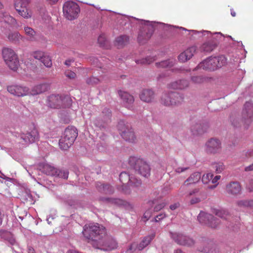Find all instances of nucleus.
Here are the masks:
<instances>
[{"mask_svg":"<svg viewBox=\"0 0 253 253\" xmlns=\"http://www.w3.org/2000/svg\"><path fill=\"white\" fill-rule=\"evenodd\" d=\"M84 237L88 243L96 244V246L102 239L105 238L106 230L105 228L98 223L85 224L83 230Z\"/></svg>","mask_w":253,"mask_h":253,"instance_id":"nucleus-1","label":"nucleus"},{"mask_svg":"<svg viewBox=\"0 0 253 253\" xmlns=\"http://www.w3.org/2000/svg\"><path fill=\"white\" fill-rule=\"evenodd\" d=\"M180 29L182 30L187 31L189 34L192 33V35H196L201 33L204 36L207 34V37L210 38L209 35H210L211 39L210 41L204 42L200 47V51L204 53H210L213 51L217 46V41H219L222 38V35L220 33H216L214 34L217 35L216 37L211 35V33L208 31H203L199 32L196 30H187L184 28L180 27Z\"/></svg>","mask_w":253,"mask_h":253,"instance_id":"nucleus-2","label":"nucleus"},{"mask_svg":"<svg viewBox=\"0 0 253 253\" xmlns=\"http://www.w3.org/2000/svg\"><path fill=\"white\" fill-rule=\"evenodd\" d=\"M128 164L135 173L144 177H148L150 175V165L145 160L137 157L131 156L129 158Z\"/></svg>","mask_w":253,"mask_h":253,"instance_id":"nucleus-3","label":"nucleus"},{"mask_svg":"<svg viewBox=\"0 0 253 253\" xmlns=\"http://www.w3.org/2000/svg\"><path fill=\"white\" fill-rule=\"evenodd\" d=\"M184 96L176 91H165L161 97L160 102L166 106H178L182 104Z\"/></svg>","mask_w":253,"mask_h":253,"instance_id":"nucleus-4","label":"nucleus"},{"mask_svg":"<svg viewBox=\"0 0 253 253\" xmlns=\"http://www.w3.org/2000/svg\"><path fill=\"white\" fill-rule=\"evenodd\" d=\"M78 134V130L76 127L72 126L67 127L59 140L60 148L63 150H67L74 143Z\"/></svg>","mask_w":253,"mask_h":253,"instance_id":"nucleus-5","label":"nucleus"},{"mask_svg":"<svg viewBox=\"0 0 253 253\" xmlns=\"http://www.w3.org/2000/svg\"><path fill=\"white\" fill-rule=\"evenodd\" d=\"M139 20L141 26L138 34L137 40L139 43L144 44L152 36L154 27L152 22L143 20Z\"/></svg>","mask_w":253,"mask_h":253,"instance_id":"nucleus-6","label":"nucleus"},{"mask_svg":"<svg viewBox=\"0 0 253 253\" xmlns=\"http://www.w3.org/2000/svg\"><path fill=\"white\" fill-rule=\"evenodd\" d=\"M49 106L52 108L59 109L70 107L72 99L67 95L51 94L48 97Z\"/></svg>","mask_w":253,"mask_h":253,"instance_id":"nucleus-7","label":"nucleus"},{"mask_svg":"<svg viewBox=\"0 0 253 253\" xmlns=\"http://www.w3.org/2000/svg\"><path fill=\"white\" fill-rule=\"evenodd\" d=\"M2 57L6 64L12 70L15 71L19 66L17 55L13 49L5 47L2 50Z\"/></svg>","mask_w":253,"mask_h":253,"instance_id":"nucleus-8","label":"nucleus"},{"mask_svg":"<svg viewBox=\"0 0 253 253\" xmlns=\"http://www.w3.org/2000/svg\"><path fill=\"white\" fill-rule=\"evenodd\" d=\"M63 11L65 17L70 20L76 19L80 12L78 4L73 1H68L63 5Z\"/></svg>","mask_w":253,"mask_h":253,"instance_id":"nucleus-9","label":"nucleus"},{"mask_svg":"<svg viewBox=\"0 0 253 253\" xmlns=\"http://www.w3.org/2000/svg\"><path fill=\"white\" fill-rule=\"evenodd\" d=\"M120 133L124 139L130 142H134L135 140L134 133L131 126L124 121H120L117 126Z\"/></svg>","mask_w":253,"mask_h":253,"instance_id":"nucleus-10","label":"nucleus"},{"mask_svg":"<svg viewBox=\"0 0 253 253\" xmlns=\"http://www.w3.org/2000/svg\"><path fill=\"white\" fill-rule=\"evenodd\" d=\"M169 234L170 237L179 245L187 247H192L196 243L193 238L185 234L171 232H170Z\"/></svg>","mask_w":253,"mask_h":253,"instance_id":"nucleus-11","label":"nucleus"},{"mask_svg":"<svg viewBox=\"0 0 253 253\" xmlns=\"http://www.w3.org/2000/svg\"><path fill=\"white\" fill-rule=\"evenodd\" d=\"M253 121V103L248 101L244 105L242 113V122L244 127L247 128Z\"/></svg>","mask_w":253,"mask_h":253,"instance_id":"nucleus-12","label":"nucleus"},{"mask_svg":"<svg viewBox=\"0 0 253 253\" xmlns=\"http://www.w3.org/2000/svg\"><path fill=\"white\" fill-rule=\"evenodd\" d=\"M221 142L217 138H211L205 143V151L208 154L214 155L221 152Z\"/></svg>","mask_w":253,"mask_h":253,"instance_id":"nucleus-13","label":"nucleus"},{"mask_svg":"<svg viewBox=\"0 0 253 253\" xmlns=\"http://www.w3.org/2000/svg\"><path fill=\"white\" fill-rule=\"evenodd\" d=\"M112 113L110 110L107 108H104L100 115V117L96 118L93 121V124L97 127L104 128L105 124L111 122Z\"/></svg>","mask_w":253,"mask_h":253,"instance_id":"nucleus-14","label":"nucleus"},{"mask_svg":"<svg viewBox=\"0 0 253 253\" xmlns=\"http://www.w3.org/2000/svg\"><path fill=\"white\" fill-rule=\"evenodd\" d=\"M198 221L203 224H207L212 228L217 227L220 221L212 214L204 212H201L197 217Z\"/></svg>","mask_w":253,"mask_h":253,"instance_id":"nucleus-15","label":"nucleus"},{"mask_svg":"<svg viewBox=\"0 0 253 253\" xmlns=\"http://www.w3.org/2000/svg\"><path fill=\"white\" fill-rule=\"evenodd\" d=\"M21 138L27 143H32L39 140V134L36 127L33 125L25 133L21 135Z\"/></svg>","mask_w":253,"mask_h":253,"instance_id":"nucleus-16","label":"nucleus"},{"mask_svg":"<svg viewBox=\"0 0 253 253\" xmlns=\"http://www.w3.org/2000/svg\"><path fill=\"white\" fill-rule=\"evenodd\" d=\"M209 127V124L206 122L199 121L193 123L190 127L193 135L198 136L206 132Z\"/></svg>","mask_w":253,"mask_h":253,"instance_id":"nucleus-17","label":"nucleus"},{"mask_svg":"<svg viewBox=\"0 0 253 253\" xmlns=\"http://www.w3.org/2000/svg\"><path fill=\"white\" fill-rule=\"evenodd\" d=\"M7 91L13 95L21 97L29 94V89L25 86L20 85H11L7 87Z\"/></svg>","mask_w":253,"mask_h":253,"instance_id":"nucleus-18","label":"nucleus"},{"mask_svg":"<svg viewBox=\"0 0 253 253\" xmlns=\"http://www.w3.org/2000/svg\"><path fill=\"white\" fill-rule=\"evenodd\" d=\"M117 247L118 243L114 239L107 237L105 240L102 239L98 245L95 247L102 250L110 251L117 249Z\"/></svg>","mask_w":253,"mask_h":253,"instance_id":"nucleus-19","label":"nucleus"},{"mask_svg":"<svg viewBox=\"0 0 253 253\" xmlns=\"http://www.w3.org/2000/svg\"><path fill=\"white\" fill-rule=\"evenodd\" d=\"M215 65V62L213 61V58L211 56L199 64L194 69V70L202 68L206 71H214L216 70V66Z\"/></svg>","mask_w":253,"mask_h":253,"instance_id":"nucleus-20","label":"nucleus"},{"mask_svg":"<svg viewBox=\"0 0 253 253\" xmlns=\"http://www.w3.org/2000/svg\"><path fill=\"white\" fill-rule=\"evenodd\" d=\"M155 94L154 91L150 88H144L141 90L139 93L141 100L146 103H151L155 99Z\"/></svg>","mask_w":253,"mask_h":253,"instance_id":"nucleus-21","label":"nucleus"},{"mask_svg":"<svg viewBox=\"0 0 253 253\" xmlns=\"http://www.w3.org/2000/svg\"><path fill=\"white\" fill-rule=\"evenodd\" d=\"M197 49L195 46L188 48L183 52L181 53L178 57V60L181 62H185L191 59L194 55Z\"/></svg>","mask_w":253,"mask_h":253,"instance_id":"nucleus-22","label":"nucleus"},{"mask_svg":"<svg viewBox=\"0 0 253 253\" xmlns=\"http://www.w3.org/2000/svg\"><path fill=\"white\" fill-rule=\"evenodd\" d=\"M118 93L125 106L130 109L134 101L133 96L128 92L122 90L119 91Z\"/></svg>","mask_w":253,"mask_h":253,"instance_id":"nucleus-23","label":"nucleus"},{"mask_svg":"<svg viewBox=\"0 0 253 253\" xmlns=\"http://www.w3.org/2000/svg\"><path fill=\"white\" fill-rule=\"evenodd\" d=\"M28 5H24L21 3H15V8L18 14L24 18L28 19L31 17L32 13L27 8Z\"/></svg>","mask_w":253,"mask_h":253,"instance_id":"nucleus-24","label":"nucleus"},{"mask_svg":"<svg viewBox=\"0 0 253 253\" xmlns=\"http://www.w3.org/2000/svg\"><path fill=\"white\" fill-rule=\"evenodd\" d=\"M95 187L99 192L103 194H112L114 192V187L108 183L97 182L95 184Z\"/></svg>","mask_w":253,"mask_h":253,"instance_id":"nucleus-25","label":"nucleus"},{"mask_svg":"<svg viewBox=\"0 0 253 253\" xmlns=\"http://www.w3.org/2000/svg\"><path fill=\"white\" fill-rule=\"evenodd\" d=\"M226 189L228 194L236 195L240 193L241 186L238 182L232 181L227 184Z\"/></svg>","mask_w":253,"mask_h":253,"instance_id":"nucleus-26","label":"nucleus"},{"mask_svg":"<svg viewBox=\"0 0 253 253\" xmlns=\"http://www.w3.org/2000/svg\"><path fill=\"white\" fill-rule=\"evenodd\" d=\"M48 88V85L47 84L43 83L37 84L34 86L31 90H29V95H36L47 91Z\"/></svg>","mask_w":253,"mask_h":253,"instance_id":"nucleus-27","label":"nucleus"},{"mask_svg":"<svg viewBox=\"0 0 253 253\" xmlns=\"http://www.w3.org/2000/svg\"><path fill=\"white\" fill-rule=\"evenodd\" d=\"M189 86V82L186 80H180L171 83L169 87L174 89H183Z\"/></svg>","mask_w":253,"mask_h":253,"instance_id":"nucleus-28","label":"nucleus"},{"mask_svg":"<svg viewBox=\"0 0 253 253\" xmlns=\"http://www.w3.org/2000/svg\"><path fill=\"white\" fill-rule=\"evenodd\" d=\"M201 178V173L199 172H194L184 181V185L188 186L190 184H195L197 183Z\"/></svg>","mask_w":253,"mask_h":253,"instance_id":"nucleus-29","label":"nucleus"},{"mask_svg":"<svg viewBox=\"0 0 253 253\" xmlns=\"http://www.w3.org/2000/svg\"><path fill=\"white\" fill-rule=\"evenodd\" d=\"M156 202L155 200L149 201L148 202V205L149 206L148 209L144 212L143 215L142 217V220L144 222H146L149 219V218L151 217L153 213L154 212L152 209V205L155 204Z\"/></svg>","mask_w":253,"mask_h":253,"instance_id":"nucleus-30","label":"nucleus"},{"mask_svg":"<svg viewBox=\"0 0 253 253\" xmlns=\"http://www.w3.org/2000/svg\"><path fill=\"white\" fill-rule=\"evenodd\" d=\"M155 236V233H152L150 235L147 236L145 237L142 241L139 243V244H137L138 249L139 251L142 250L145 247L148 246L151 242V241L153 239V238Z\"/></svg>","mask_w":253,"mask_h":253,"instance_id":"nucleus-31","label":"nucleus"},{"mask_svg":"<svg viewBox=\"0 0 253 253\" xmlns=\"http://www.w3.org/2000/svg\"><path fill=\"white\" fill-rule=\"evenodd\" d=\"M129 38L126 35H121L116 39L115 44L118 47H123L128 42Z\"/></svg>","mask_w":253,"mask_h":253,"instance_id":"nucleus-32","label":"nucleus"},{"mask_svg":"<svg viewBox=\"0 0 253 253\" xmlns=\"http://www.w3.org/2000/svg\"><path fill=\"white\" fill-rule=\"evenodd\" d=\"M100 200L105 203L114 204L117 206L124 205L125 203L124 201L118 198L102 197L100 198Z\"/></svg>","mask_w":253,"mask_h":253,"instance_id":"nucleus-33","label":"nucleus"},{"mask_svg":"<svg viewBox=\"0 0 253 253\" xmlns=\"http://www.w3.org/2000/svg\"><path fill=\"white\" fill-rule=\"evenodd\" d=\"M213 61L215 62L216 70L221 68L226 64L227 59L223 55L217 57H212Z\"/></svg>","mask_w":253,"mask_h":253,"instance_id":"nucleus-34","label":"nucleus"},{"mask_svg":"<svg viewBox=\"0 0 253 253\" xmlns=\"http://www.w3.org/2000/svg\"><path fill=\"white\" fill-rule=\"evenodd\" d=\"M24 30L29 41H35L36 40V32L33 28L28 26H25Z\"/></svg>","mask_w":253,"mask_h":253,"instance_id":"nucleus-35","label":"nucleus"},{"mask_svg":"<svg viewBox=\"0 0 253 253\" xmlns=\"http://www.w3.org/2000/svg\"><path fill=\"white\" fill-rule=\"evenodd\" d=\"M0 17L2 18L5 23L13 25L16 23L15 19L6 12H0Z\"/></svg>","mask_w":253,"mask_h":253,"instance_id":"nucleus-36","label":"nucleus"},{"mask_svg":"<svg viewBox=\"0 0 253 253\" xmlns=\"http://www.w3.org/2000/svg\"><path fill=\"white\" fill-rule=\"evenodd\" d=\"M57 169L54 167L46 164L44 165L42 168V172L47 175L55 176L56 172Z\"/></svg>","mask_w":253,"mask_h":253,"instance_id":"nucleus-37","label":"nucleus"},{"mask_svg":"<svg viewBox=\"0 0 253 253\" xmlns=\"http://www.w3.org/2000/svg\"><path fill=\"white\" fill-rule=\"evenodd\" d=\"M120 181L122 184H129L131 176L126 171L122 172L119 175Z\"/></svg>","mask_w":253,"mask_h":253,"instance_id":"nucleus-38","label":"nucleus"},{"mask_svg":"<svg viewBox=\"0 0 253 253\" xmlns=\"http://www.w3.org/2000/svg\"><path fill=\"white\" fill-rule=\"evenodd\" d=\"M237 205L240 207L253 208V200H242L237 202Z\"/></svg>","mask_w":253,"mask_h":253,"instance_id":"nucleus-39","label":"nucleus"},{"mask_svg":"<svg viewBox=\"0 0 253 253\" xmlns=\"http://www.w3.org/2000/svg\"><path fill=\"white\" fill-rule=\"evenodd\" d=\"M155 60L154 57L148 56L145 58L137 59L135 60V62L137 64L147 65L153 62Z\"/></svg>","mask_w":253,"mask_h":253,"instance_id":"nucleus-40","label":"nucleus"},{"mask_svg":"<svg viewBox=\"0 0 253 253\" xmlns=\"http://www.w3.org/2000/svg\"><path fill=\"white\" fill-rule=\"evenodd\" d=\"M208 78L202 76H192L191 78L192 82L196 84H201L208 80Z\"/></svg>","mask_w":253,"mask_h":253,"instance_id":"nucleus-41","label":"nucleus"},{"mask_svg":"<svg viewBox=\"0 0 253 253\" xmlns=\"http://www.w3.org/2000/svg\"><path fill=\"white\" fill-rule=\"evenodd\" d=\"M174 62L173 61L170 60H167L162 61L160 62H157L156 63V65L158 67L167 68L173 66Z\"/></svg>","mask_w":253,"mask_h":253,"instance_id":"nucleus-42","label":"nucleus"},{"mask_svg":"<svg viewBox=\"0 0 253 253\" xmlns=\"http://www.w3.org/2000/svg\"><path fill=\"white\" fill-rule=\"evenodd\" d=\"M55 175L60 178L67 179L69 175V171L67 169H57Z\"/></svg>","mask_w":253,"mask_h":253,"instance_id":"nucleus-43","label":"nucleus"},{"mask_svg":"<svg viewBox=\"0 0 253 253\" xmlns=\"http://www.w3.org/2000/svg\"><path fill=\"white\" fill-rule=\"evenodd\" d=\"M21 38V36L17 32L10 33L8 36L9 40L15 42H18Z\"/></svg>","mask_w":253,"mask_h":253,"instance_id":"nucleus-44","label":"nucleus"},{"mask_svg":"<svg viewBox=\"0 0 253 253\" xmlns=\"http://www.w3.org/2000/svg\"><path fill=\"white\" fill-rule=\"evenodd\" d=\"M41 61L47 68H50L52 65L51 58L46 54H45Z\"/></svg>","mask_w":253,"mask_h":253,"instance_id":"nucleus-45","label":"nucleus"},{"mask_svg":"<svg viewBox=\"0 0 253 253\" xmlns=\"http://www.w3.org/2000/svg\"><path fill=\"white\" fill-rule=\"evenodd\" d=\"M141 185V181L139 179H137L136 177L131 176L130 181L129 182V185L138 187Z\"/></svg>","mask_w":253,"mask_h":253,"instance_id":"nucleus-46","label":"nucleus"},{"mask_svg":"<svg viewBox=\"0 0 253 253\" xmlns=\"http://www.w3.org/2000/svg\"><path fill=\"white\" fill-rule=\"evenodd\" d=\"M45 54V53L42 51L38 50L33 52L31 55L35 59L41 61Z\"/></svg>","mask_w":253,"mask_h":253,"instance_id":"nucleus-47","label":"nucleus"},{"mask_svg":"<svg viewBox=\"0 0 253 253\" xmlns=\"http://www.w3.org/2000/svg\"><path fill=\"white\" fill-rule=\"evenodd\" d=\"M155 203H156V202ZM155 204H153L152 206L153 212H158L161 210L163 209L166 206V204L164 202H162L156 205Z\"/></svg>","mask_w":253,"mask_h":253,"instance_id":"nucleus-48","label":"nucleus"},{"mask_svg":"<svg viewBox=\"0 0 253 253\" xmlns=\"http://www.w3.org/2000/svg\"><path fill=\"white\" fill-rule=\"evenodd\" d=\"M98 42L100 46L105 47L107 45V41L104 35L102 34L98 38Z\"/></svg>","mask_w":253,"mask_h":253,"instance_id":"nucleus-49","label":"nucleus"},{"mask_svg":"<svg viewBox=\"0 0 253 253\" xmlns=\"http://www.w3.org/2000/svg\"><path fill=\"white\" fill-rule=\"evenodd\" d=\"M213 175L211 173L204 174L202 177V181L204 184H207L212 178Z\"/></svg>","mask_w":253,"mask_h":253,"instance_id":"nucleus-50","label":"nucleus"},{"mask_svg":"<svg viewBox=\"0 0 253 253\" xmlns=\"http://www.w3.org/2000/svg\"><path fill=\"white\" fill-rule=\"evenodd\" d=\"M213 166L217 173H220L224 169V165L221 162L215 163Z\"/></svg>","mask_w":253,"mask_h":253,"instance_id":"nucleus-51","label":"nucleus"},{"mask_svg":"<svg viewBox=\"0 0 253 253\" xmlns=\"http://www.w3.org/2000/svg\"><path fill=\"white\" fill-rule=\"evenodd\" d=\"M216 216L222 219H226L227 213L224 211L215 210L214 212Z\"/></svg>","mask_w":253,"mask_h":253,"instance_id":"nucleus-52","label":"nucleus"},{"mask_svg":"<svg viewBox=\"0 0 253 253\" xmlns=\"http://www.w3.org/2000/svg\"><path fill=\"white\" fill-rule=\"evenodd\" d=\"M129 184H122V185L118 187L120 191L125 194H129L130 192V189L128 186Z\"/></svg>","mask_w":253,"mask_h":253,"instance_id":"nucleus-53","label":"nucleus"},{"mask_svg":"<svg viewBox=\"0 0 253 253\" xmlns=\"http://www.w3.org/2000/svg\"><path fill=\"white\" fill-rule=\"evenodd\" d=\"M12 234L4 230H0V237L4 240H7Z\"/></svg>","mask_w":253,"mask_h":253,"instance_id":"nucleus-54","label":"nucleus"},{"mask_svg":"<svg viewBox=\"0 0 253 253\" xmlns=\"http://www.w3.org/2000/svg\"><path fill=\"white\" fill-rule=\"evenodd\" d=\"M138 249L137 244L135 243H132L126 250V253H132L136 249Z\"/></svg>","mask_w":253,"mask_h":253,"instance_id":"nucleus-55","label":"nucleus"},{"mask_svg":"<svg viewBox=\"0 0 253 253\" xmlns=\"http://www.w3.org/2000/svg\"><path fill=\"white\" fill-rule=\"evenodd\" d=\"M86 82L88 84H97L99 82V80L98 78L92 77L89 79H87Z\"/></svg>","mask_w":253,"mask_h":253,"instance_id":"nucleus-56","label":"nucleus"},{"mask_svg":"<svg viewBox=\"0 0 253 253\" xmlns=\"http://www.w3.org/2000/svg\"><path fill=\"white\" fill-rule=\"evenodd\" d=\"M65 75L67 77L71 79H74L76 76V74L74 72L70 70L66 71L65 72Z\"/></svg>","mask_w":253,"mask_h":253,"instance_id":"nucleus-57","label":"nucleus"},{"mask_svg":"<svg viewBox=\"0 0 253 253\" xmlns=\"http://www.w3.org/2000/svg\"><path fill=\"white\" fill-rule=\"evenodd\" d=\"M166 216V214L165 213H161L158 215H157L155 218L154 221L155 222H158L159 221L161 220V219L164 218Z\"/></svg>","mask_w":253,"mask_h":253,"instance_id":"nucleus-58","label":"nucleus"},{"mask_svg":"<svg viewBox=\"0 0 253 253\" xmlns=\"http://www.w3.org/2000/svg\"><path fill=\"white\" fill-rule=\"evenodd\" d=\"M6 241H7L11 245H14L16 244V240L12 234L11 235Z\"/></svg>","mask_w":253,"mask_h":253,"instance_id":"nucleus-59","label":"nucleus"},{"mask_svg":"<svg viewBox=\"0 0 253 253\" xmlns=\"http://www.w3.org/2000/svg\"><path fill=\"white\" fill-rule=\"evenodd\" d=\"M30 2V0H16L15 3H21L24 5H28Z\"/></svg>","mask_w":253,"mask_h":253,"instance_id":"nucleus-60","label":"nucleus"},{"mask_svg":"<svg viewBox=\"0 0 253 253\" xmlns=\"http://www.w3.org/2000/svg\"><path fill=\"white\" fill-rule=\"evenodd\" d=\"M247 188L250 192L253 191V178L249 180V183L247 185Z\"/></svg>","mask_w":253,"mask_h":253,"instance_id":"nucleus-61","label":"nucleus"},{"mask_svg":"<svg viewBox=\"0 0 253 253\" xmlns=\"http://www.w3.org/2000/svg\"><path fill=\"white\" fill-rule=\"evenodd\" d=\"M232 124L234 127H240L241 126V125L239 122V120L237 119H234L232 121Z\"/></svg>","mask_w":253,"mask_h":253,"instance_id":"nucleus-62","label":"nucleus"},{"mask_svg":"<svg viewBox=\"0 0 253 253\" xmlns=\"http://www.w3.org/2000/svg\"><path fill=\"white\" fill-rule=\"evenodd\" d=\"M188 169H189V167H185V168L178 167L175 169V171L177 173H181V172L185 171V170H186Z\"/></svg>","mask_w":253,"mask_h":253,"instance_id":"nucleus-63","label":"nucleus"},{"mask_svg":"<svg viewBox=\"0 0 253 253\" xmlns=\"http://www.w3.org/2000/svg\"><path fill=\"white\" fill-rule=\"evenodd\" d=\"M244 170L245 171H253V163L247 167H246Z\"/></svg>","mask_w":253,"mask_h":253,"instance_id":"nucleus-64","label":"nucleus"}]
</instances>
